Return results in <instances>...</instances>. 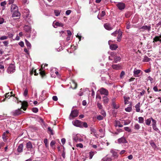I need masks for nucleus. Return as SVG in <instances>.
<instances>
[{
    "instance_id": "nucleus-1",
    "label": "nucleus",
    "mask_w": 161,
    "mask_h": 161,
    "mask_svg": "<svg viewBox=\"0 0 161 161\" xmlns=\"http://www.w3.org/2000/svg\"><path fill=\"white\" fill-rule=\"evenodd\" d=\"M15 71V67L14 65L11 64L8 67L7 71L10 74L14 73Z\"/></svg>"
},
{
    "instance_id": "nucleus-2",
    "label": "nucleus",
    "mask_w": 161,
    "mask_h": 161,
    "mask_svg": "<svg viewBox=\"0 0 161 161\" xmlns=\"http://www.w3.org/2000/svg\"><path fill=\"white\" fill-rule=\"evenodd\" d=\"M72 123L75 126L80 128L82 127V122L79 120H76L75 121H73L72 122Z\"/></svg>"
},
{
    "instance_id": "nucleus-3",
    "label": "nucleus",
    "mask_w": 161,
    "mask_h": 161,
    "mask_svg": "<svg viewBox=\"0 0 161 161\" xmlns=\"http://www.w3.org/2000/svg\"><path fill=\"white\" fill-rule=\"evenodd\" d=\"M79 113V111L77 110H72L70 114L69 118H74L78 116Z\"/></svg>"
},
{
    "instance_id": "nucleus-4",
    "label": "nucleus",
    "mask_w": 161,
    "mask_h": 161,
    "mask_svg": "<svg viewBox=\"0 0 161 161\" xmlns=\"http://www.w3.org/2000/svg\"><path fill=\"white\" fill-rule=\"evenodd\" d=\"M104 27L106 30L108 31L111 30L114 27V26H112L109 23H106L104 24Z\"/></svg>"
},
{
    "instance_id": "nucleus-5",
    "label": "nucleus",
    "mask_w": 161,
    "mask_h": 161,
    "mask_svg": "<svg viewBox=\"0 0 161 161\" xmlns=\"http://www.w3.org/2000/svg\"><path fill=\"white\" fill-rule=\"evenodd\" d=\"M156 121L155 119L152 120V127L154 130L160 133V131L158 129L156 126Z\"/></svg>"
},
{
    "instance_id": "nucleus-6",
    "label": "nucleus",
    "mask_w": 161,
    "mask_h": 161,
    "mask_svg": "<svg viewBox=\"0 0 161 161\" xmlns=\"http://www.w3.org/2000/svg\"><path fill=\"white\" fill-rule=\"evenodd\" d=\"M21 108L14 110L12 112L13 115L14 116H17L21 114L22 111L21 110Z\"/></svg>"
},
{
    "instance_id": "nucleus-7",
    "label": "nucleus",
    "mask_w": 161,
    "mask_h": 161,
    "mask_svg": "<svg viewBox=\"0 0 161 161\" xmlns=\"http://www.w3.org/2000/svg\"><path fill=\"white\" fill-rule=\"evenodd\" d=\"M99 92L101 94L105 95V96H107L108 94V90L103 88H101L100 89Z\"/></svg>"
},
{
    "instance_id": "nucleus-8",
    "label": "nucleus",
    "mask_w": 161,
    "mask_h": 161,
    "mask_svg": "<svg viewBox=\"0 0 161 161\" xmlns=\"http://www.w3.org/2000/svg\"><path fill=\"white\" fill-rule=\"evenodd\" d=\"M118 142L119 144L126 143L128 142L125 138L123 136L118 139Z\"/></svg>"
},
{
    "instance_id": "nucleus-9",
    "label": "nucleus",
    "mask_w": 161,
    "mask_h": 161,
    "mask_svg": "<svg viewBox=\"0 0 161 161\" xmlns=\"http://www.w3.org/2000/svg\"><path fill=\"white\" fill-rule=\"evenodd\" d=\"M110 153L112 154V157L114 159L117 158L118 155L117 152H116V150L112 149L110 150Z\"/></svg>"
},
{
    "instance_id": "nucleus-10",
    "label": "nucleus",
    "mask_w": 161,
    "mask_h": 161,
    "mask_svg": "<svg viewBox=\"0 0 161 161\" xmlns=\"http://www.w3.org/2000/svg\"><path fill=\"white\" fill-rule=\"evenodd\" d=\"M26 148L27 149L28 151H31V150L33 149V146L31 142L29 141L26 143Z\"/></svg>"
},
{
    "instance_id": "nucleus-11",
    "label": "nucleus",
    "mask_w": 161,
    "mask_h": 161,
    "mask_svg": "<svg viewBox=\"0 0 161 161\" xmlns=\"http://www.w3.org/2000/svg\"><path fill=\"white\" fill-rule=\"evenodd\" d=\"M140 29H142L143 31L147 30L149 32L151 30V26L150 25L148 26L144 25L140 28Z\"/></svg>"
},
{
    "instance_id": "nucleus-12",
    "label": "nucleus",
    "mask_w": 161,
    "mask_h": 161,
    "mask_svg": "<svg viewBox=\"0 0 161 161\" xmlns=\"http://www.w3.org/2000/svg\"><path fill=\"white\" fill-rule=\"evenodd\" d=\"M141 71V70L137 69L136 68L133 71V75L135 77H138L139 76V74Z\"/></svg>"
},
{
    "instance_id": "nucleus-13",
    "label": "nucleus",
    "mask_w": 161,
    "mask_h": 161,
    "mask_svg": "<svg viewBox=\"0 0 161 161\" xmlns=\"http://www.w3.org/2000/svg\"><path fill=\"white\" fill-rule=\"evenodd\" d=\"M140 102L138 103L135 106V108H136V112H141V113H142L143 111L142 110L140 111Z\"/></svg>"
},
{
    "instance_id": "nucleus-14",
    "label": "nucleus",
    "mask_w": 161,
    "mask_h": 161,
    "mask_svg": "<svg viewBox=\"0 0 161 161\" xmlns=\"http://www.w3.org/2000/svg\"><path fill=\"white\" fill-rule=\"evenodd\" d=\"M24 15L26 18H29L30 17V11L28 9H25L24 11Z\"/></svg>"
},
{
    "instance_id": "nucleus-15",
    "label": "nucleus",
    "mask_w": 161,
    "mask_h": 161,
    "mask_svg": "<svg viewBox=\"0 0 161 161\" xmlns=\"http://www.w3.org/2000/svg\"><path fill=\"white\" fill-rule=\"evenodd\" d=\"M11 11L12 12L18 11V7L15 4H12L11 6Z\"/></svg>"
},
{
    "instance_id": "nucleus-16",
    "label": "nucleus",
    "mask_w": 161,
    "mask_h": 161,
    "mask_svg": "<svg viewBox=\"0 0 161 161\" xmlns=\"http://www.w3.org/2000/svg\"><path fill=\"white\" fill-rule=\"evenodd\" d=\"M117 6L119 9L122 10L124 9L125 5L124 3H120L117 5Z\"/></svg>"
},
{
    "instance_id": "nucleus-17",
    "label": "nucleus",
    "mask_w": 161,
    "mask_h": 161,
    "mask_svg": "<svg viewBox=\"0 0 161 161\" xmlns=\"http://www.w3.org/2000/svg\"><path fill=\"white\" fill-rule=\"evenodd\" d=\"M116 56V53L115 52H111L110 53V56L108 57V59L110 60H112Z\"/></svg>"
},
{
    "instance_id": "nucleus-18",
    "label": "nucleus",
    "mask_w": 161,
    "mask_h": 161,
    "mask_svg": "<svg viewBox=\"0 0 161 161\" xmlns=\"http://www.w3.org/2000/svg\"><path fill=\"white\" fill-rule=\"evenodd\" d=\"M24 29L26 32L29 33L31 31V27L29 25H25Z\"/></svg>"
},
{
    "instance_id": "nucleus-19",
    "label": "nucleus",
    "mask_w": 161,
    "mask_h": 161,
    "mask_svg": "<svg viewBox=\"0 0 161 161\" xmlns=\"http://www.w3.org/2000/svg\"><path fill=\"white\" fill-rule=\"evenodd\" d=\"M13 12L12 17H18L20 16V14L18 11H14Z\"/></svg>"
},
{
    "instance_id": "nucleus-20",
    "label": "nucleus",
    "mask_w": 161,
    "mask_h": 161,
    "mask_svg": "<svg viewBox=\"0 0 161 161\" xmlns=\"http://www.w3.org/2000/svg\"><path fill=\"white\" fill-rule=\"evenodd\" d=\"M114 126L115 127L118 126L119 127H122L123 126V125L121 124L119 120L115 121Z\"/></svg>"
},
{
    "instance_id": "nucleus-21",
    "label": "nucleus",
    "mask_w": 161,
    "mask_h": 161,
    "mask_svg": "<svg viewBox=\"0 0 161 161\" xmlns=\"http://www.w3.org/2000/svg\"><path fill=\"white\" fill-rule=\"evenodd\" d=\"M119 33H118V35L117 37V41L118 42H120L122 37V32L121 31H118Z\"/></svg>"
},
{
    "instance_id": "nucleus-22",
    "label": "nucleus",
    "mask_w": 161,
    "mask_h": 161,
    "mask_svg": "<svg viewBox=\"0 0 161 161\" xmlns=\"http://www.w3.org/2000/svg\"><path fill=\"white\" fill-rule=\"evenodd\" d=\"M118 47V45L116 44H111L110 45V48L112 50H115Z\"/></svg>"
},
{
    "instance_id": "nucleus-23",
    "label": "nucleus",
    "mask_w": 161,
    "mask_h": 161,
    "mask_svg": "<svg viewBox=\"0 0 161 161\" xmlns=\"http://www.w3.org/2000/svg\"><path fill=\"white\" fill-rule=\"evenodd\" d=\"M53 24L54 25H53V26L55 28H56L58 26H60L62 27L64 26V25L63 24L60 23L58 22H56L55 23H53Z\"/></svg>"
},
{
    "instance_id": "nucleus-24",
    "label": "nucleus",
    "mask_w": 161,
    "mask_h": 161,
    "mask_svg": "<svg viewBox=\"0 0 161 161\" xmlns=\"http://www.w3.org/2000/svg\"><path fill=\"white\" fill-rule=\"evenodd\" d=\"M112 67L113 69L116 70H118L120 69V66L119 64H113L112 65Z\"/></svg>"
},
{
    "instance_id": "nucleus-25",
    "label": "nucleus",
    "mask_w": 161,
    "mask_h": 161,
    "mask_svg": "<svg viewBox=\"0 0 161 161\" xmlns=\"http://www.w3.org/2000/svg\"><path fill=\"white\" fill-rule=\"evenodd\" d=\"M109 101V99L107 96H104L103 97V103L104 105L108 103Z\"/></svg>"
},
{
    "instance_id": "nucleus-26",
    "label": "nucleus",
    "mask_w": 161,
    "mask_h": 161,
    "mask_svg": "<svg viewBox=\"0 0 161 161\" xmlns=\"http://www.w3.org/2000/svg\"><path fill=\"white\" fill-rule=\"evenodd\" d=\"M23 145L22 144H20L18 148L17 151L18 152L21 153L23 151Z\"/></svg>"
},
{
    "instance_id": "nucleus-27",
    "label": "nucleus",
    "mask_w": 161,
    "mask_h": 161,
    "mask_svg": "<svg viewBox=\"0 0 161 161\" xmlns=\"http://www.w3.org/2000/svg\"><path fill=\"white\" fill-rule=\"evenodd\" d=\"M112 105L113 108L114 109H118L119 108V103H117L116 102L112 103Z\"/></svg>"
},
{
    "instance_id": "nucleus-28",
    "label": "nucleus",
    "mask_w": 161,
    "mask_h": 161,
    "mask_svg": "<svg viewBox=\"0 0 161 161\" xmlns=\"http://www.w3.org/2000/svg\"><path fill=\"white\" fill-rule=\"evenodd\" d=\"M153 119H154L152 118H150L145 120L146 124L147 125H150L151 124V120L152 121Z\"/></svg>"
},
{
    "instance_id": "nucleus-29",
    "label": "nucleus",
    "mask_w": 161,
    "mask_h": 161,
    "mask_svg": "<svg viewBox=\"0 0 161 161\" xmlns=\"http://www.w3.org/2000/svg\"><path fill=\"white\" fill-rule=\"evenodd\" d=\"M27 103L26 102L24 101L22 103V107L24 110H26V108L25 107H27Z\"/></svg>"
},
{
    "instance_id": "nucleus-30",
    "label": "nucleus",
    "mask_w": 161,
    "mask_h": 161,
    "mask_svg": "<svg viewBox=\"0 0 161 161\" xmlns=\"http://www.w3.org/2000/svg\"><path fill=\"white\" fill-rule=\"evenodd\" d=\"M71 87H73V89H75L77 88V84L74 80H72Z\"/></svg>"
},
{
    "instance_id": "nucleus-31",
    "label": "nucleus",
    "mask_w": 161,
    "mask_h": 161,
    "mask_svg": "<svg viewBox=\"0 0 161 161\" xmlns=\"http://www.w3.org/2000/svg\"><path fill=\"white\" fill-rule=\"evenodd\" d=\"M112 158L110 157H108L107 156H106L103 158L102 160L103 161H112Z\"/></svg>"
},
{
    "instance_id": "nucleus-32",
    "label": "nucleus",
    "mask_w": 161,
    "mask_h": 161,
    "mask_svg": "<svg viewBox=\"0 0 161 161\" xmlns=\"http://www.w3.org/2000/svg\"><path fill=\"white\" fill-rule=\"evenodd\" d=\"M114 59V60L113 61V63H117L118 62L120 61V57L116 56Z\"/></svg>"
},
{
    "instance_id": "nucleus-33",
    "label": "nucleus",
    "mask_w": 161,
    "mask_h": 161,
    "mask_svg": "<svg viewBox=\"0 0 161 161\" xmlns=\"http://www.w3.org/2000/svg\"><path fill=\"white\" fill-rule=\"evenodd\" d=\"M73 140L75 142H78L79 141V137L78 135H74L73 136Z\"/></svg>"
},
{
    "instance_id": "nucleus-34",
    "label": "nucleus",
    "mask_w": 161,
    "mask_h": 161,
    "mask_svg": "<svg viewBox=\"0 0 161 161\" xmlns=\"http://www.w3.org/2000/svg\"><path fill=\"white\" fill-rule=\"evenodd\" d=\"M124 102L125 104H128L129 103V100L130 99V97H124Z\"/></svg>"
},
{
    "instance_id": "nucleus-35",
    "label": "nucleus",
    "mask_w": 161,
    "mask_h": 161,
    "mask_svg": "<svg viewBox=\"0 0 161 161\" xmlns=\"http://www.w3.org/2000/svg\"><path fill=\"white\" fill-rule=\"evenodd\" d=\"M61 12V10H55L54 11V13L55 15L56 16H58L60 14V13Z\"/></svg>"
},
{
    "instance_id": "nucleus-36",
    "label": "nucleus",
    "mask_w": 161,
    "mask_h": 161,
    "mask_svg": "<svg viewBox=\"0 0 161 161\" xmlns=\"http://www.w3.org/2000/svg\"><path fill=\"white\" fill-rule=\"evenodd\" d=\"M150 60V59L148 57L145 56L144 57L143 59V62H147L149 61Z\"/></svg>"
},
{
    "instance_id": "nucleus-37",
    "label": "nucleus",
    "mask_w": 161,
    "mask_h": 161,
    "mask_svg": "<svg viewBox=\"0 0 161 161\" xmlns=\"http://www.w3.org/2000/svg\"><path fill=\"white\" fill-rule=\"evenodd\" d=\"M144 119L142 117H138V122L139 123L142 124L144 122Z\"/></svg>"
},
{
    "instance_id": "nucleus-38",
    "label": "nucleus",
    "mask_w": 161,
    "mask_h": 161,
    "mask_svg": "<svg viewBox=\"0 0 161 161\" xmlns=\"http://www.w3.org/2000/svg\"><path fill=\"white\" fill-rule=\"evenodd\" d=\"M25 43L27 47L31 48V43L26 39H25Z\"/></svg>"
},
{
    "instance_id": "nucleus-39",
    "label": "nucleus",
    "mask_w": 161,
    "mask_h": 161,
    "mask_svg": "<svg viewBox=\"0 0 161 161\" xmlns=\"http://www.w3.org/2000/svg\"><path fill=\"white\" fill-rule=\"evenodd\" d=\"M97 106L98 108H99V109H100V110H101L103 109V107L101 103H100L99 102H98L97 103Z\"/></svg>"
},
{
    "instance_id": "nucleus-40",
    "label": "nucleus",
    "mask_w": 161,
    "mask_h": 161,
    "mask_svg": "<svg viewBox=\"0 0 161 161\" xmlns=\"http://www.w3.org/2000/svg\"><path fill=\"white\" fill-rule=\"evenodd\" d=\"M3 138L4 142H6L8 139V136H5V133H4L3 135Z\"/></svg>"
},
{
    "instance_id": "nucleus-41",
    "label": "nucleus",
    "mask_w": 161,
    "mask_h": 161,
    "mask_svg": "<svg viewBox=\"0 0 161 161\" xmlns=\"http://www.w3.org/2000/svg\"><path fill=\"white\" fill-rule=\"evenodd\" d=\"M126 111L130 112L132 110V108L131 107H128L125 108Z\"/></svg>"
},
{
    "instance_id": "nucleus-42",
    "label": "nucleus",
    "mask_w": 161,
    "mask_h": 161,
    "mask_svg": "<svg viewBox=\"0 0 161 161\" xmlns=\"http://www.w3.org/2000/svg\"><path fill=\"white\" fill-rule=\"evenodd\" d=\"M28 90L27 88H26L24 91L23 95L25 97H26L28 95Z\"/></svg>"
},
{
    "instance_id": "nucleus-43",
    "label": "nucleus",
    "mask_w": 161,
    "mask_h": 161,
    "mask_svg": "<svg viewBox=\"0 0 161 161\" xmlns=\"http://www.w3.org/2000/svg\"><path fill=\"white\" fill-rule=\"evenodd\" d=\"M122 131V129H117L116 131L113 133L115 135H118L119 132Z\"/></svg>"
},
{
    "instance_id": "nucleus-44",
    "label": "nucleus",
    "mask_w": 161,
    "mask_h": 161,
    "mask_svg": "<svg viewBox=\"0 0 161 161\" xmlns=\"http://www.w3.org/2000/svg\"><path fill=\"white\" fill-rule=\"evenodd\" d=\"M124 130L127 132H131V129H130L129 127H126L124 128Z\"/></svg>"
},
{
    "instance_id": "nucleus-45",
    "label": "nucleus",
    "mask_w": 161,
    "mask_h": 161,
    "mask_svg": "<svg viewBox=\"0 0 161 161\" xmlns=\"http://www.w3.org/2000/svg\"><path fill=\"white\" fill-rule=\"evenodd\" d=\"M82 127H84L85 128H87L88 127L87 123L86 122H82Z\"/></svg>"
},
{
    "instance_id": "nucleus-46",
    "label": "nucleus",
    "mask_w": 161,
    "mask_h": 161,
    "mask_svg": "<svg viewBox=\"0 0 161 161\" xmlns=\"http://www.w3.org/2000/svg\"><path fill=\"white\" fill-rule=\"evenodd\" d=\"M140 126L139 124H136L135 125L134 129L136 130H139L140 128Z\"/></svg>"
},
{
    "instance_id": "nucleus-47",
    "label": "nucleus",
    "mask_w": 161,
    "mask_h": 161,
    "mask_svg": "<svg viewBox=\"0 0 161 161\" xmlns=\"http://www.w3.org/2000/svg\"><path fill=\"white\" fill-rule=\"evenodd\" d=\"M94 155V153L93 152H90V153H89V159H91L92 158Z\"/></svg>"
},
{
    "instance_id": "nucleus-48",
    "label": "nucleus",
    "mask_w": 161,
    "mask_h": 161,
    "mask_svg": "<svg viewBox=\"0 0 161 161\" xmlns=\"http://www.w3.org/2000/svg\"><path fill=\"white\" fill-rule=\"evenodd\" d=\"M8 38V37L6 36H3L0 37V40H6Z\"/></svg>"
},
{
    "instance_id": "nucleus-49",
    "label": "nucleus",
    "mask_w": 161,
    "mask_h": 161,
    "mask_svg": "<svg viewBox=\"0 0 161 161\" xmlns=\"http://www.w3.org/2000/svg\"><path fill=\"white\" fill-rule=\"evenodd\" d=\"M101 114L104 117L106 116V113L105 112L103 109L101 110Z\"/></svg>"
},
{
    "instance_id": "nucleus-50",
    "label": "nucleus",
    "mask_w": 161,
    "mask_h": 161,
    "mask_svg": "<svg viewBox=\"0 0 161 161\" xmlns=\"http://www.w3.org/2000/svg\"><path fill=\"white\" fill-rule=\"evenodd\" d=\"M118 33H119L118 31H114V32L112 33L111 34V35L112 36H116L118 34Z\"/></svg>"
},
{
    "instance_id": "nucleus-51",
    "label": "nucleus",
    "mask_w": 161,
    "mask_h": 161,
    "mask_svg": "<svg viewBox=\"0 0 161 161\" xmlns=\"http://www.w3.org/2000/svg\"><path fill=\"white\" fill-rule=\"evenodd\" d=\"M44 142L45 143V144L46 147H47L48 146V142H47V139L46 138H45L44 140Z\"/></svg>"
},
{
    "instance_id": "nucleus-52",
    "label": "nucleus",
    "mask_w": 161,
    "mask_h": 161,
    "mask_svg": "<svg viewBox=\"0 0 161 161\" xmlns=\"http://www.w3.org/2000/svg\"><path fill=\"white\" fill-rule=\"evenodd\" d=\"M10 96V95H9V93H7L6 95H5V98H4L3 100L2 101L3 102V101H5V99L7 98H8V97H9Z\"/></svg>"
},
{
    "instance_id": "nucleus-53",
    "label": "nucleus",
    "mask_w": 161,
    "mask_h": 161,
    "mask_svg": "<svg viewBox=\"0 0 161 161\" xmlns=\"http://www.w3.org/2000/svg\"><path fill=\"white\" fill-rule=\"evenodd\" d=\"M125 75V72L124 71H121L120 74V77L121 78H123Z\"/></svg>"
},
{
    "instance_id": "nucleus-54",
    "label": "nucleus",
    "mask_w": 161,
    "mask_h": 161,
    "mask_svg": "<svg viewBox=\"0 0 161 161\" xmlns=\"http://www.w3.org/2000/svg\"><path fill=\"white\" fill-rule=\"evenodd\" d=\"M38 109L36 108H34L32 109V111L33 112L36 113L38 111Z\"/></svg>"
},
{
    "instance_id": "nucleus-55",
    "label": "nucleus",
    "mask_w": 161,
    "mask_h": 161,
    "mask_svg": "<svg viewBox=\"0 0 161 161\" xmlns=\"http://www.w3.org/2000/svg\"><path fill=\"white\" fill-rule=\"evenodd\" d=\"M48 131L50 132V133L52 135H53V130L51 129V127H48Z\"/></svg>"
},
{
    "instance_id": "nucleus-56",
    "label": "nucleus",
    "mask_w": 161,
    "mask_h": 161,
    "mask_svg": "<svg viewBox=\"0 0 161 161\" xmlns=\"http://www.w3.org/2000/svg\"><path fill=\"white\" fill-rule=\"evenodd\" d=\"M6 3L5 1H4L0 3V5L1 6L4 7L6 5Z\"/></svg>"
},
{
    "instance_id": "nucleus-57",
    "label": "nucleus",
    "mask_w": 161,
    "mask_h": 161,
    "mask_svg": "<svg viewBox=\"0 0 161 161\" xmlns=\"http://www.w3.org/2000/svg\"><path fill=\"white\" fill-rule=\"evenodd\" d=\"M76 146L77 147H79L80 148H82L83 147V145L81 143L77 144Z\"/></svg>"
},
{
    "instance_id": "nucleus-58",
    "label": "nucleus",
    "mask_w": 161,
    "mask_h": 161,
    "mask_svg": "<svg viewBox=\"0 0 161 161\" xmlns=\"http://www.w3.org/2000/svg\"><path fill=\"white\" fill-rule=\"evenodd\" d=\"M105 12L104 11L102 12L100 14V15L102 17H104L105 14Z\"/></svg>"
},
{
    "instance_id": "nucleus-59",
    "label": "nucleus",
    "mask_w": 161,
    "mask_h": 161,
    "mask_svg": "<svg viewBox=\"0 0 161 161\" xmlns=\"http://www.w3.org/2000/svg\"><path fill=\"white\" fill-rule=\"evenodd\" d=\"M3 63L2 62H0V69H4V66L2 65Z\"/></svg>"
},
{
    "instance_id": "nucleus-60",
    "label": "nucleus",
    "mask_w": 161,
    "mask_h": 161,
    "mask_svg": "<svg viewBox=\"0 0 161 161\" xmlns=\"http://www.w3.org/2000/svg\"><path fill=\"white\" fill-rule=\"evenodd\" d=\"M97 119L99 120H102L103 119V117L102 116L99 115L97 116Z\"/></svg>"
},
{
    "instance_id": "nucleus-61",
    "label": "nucleus",
    "mask_w": 161,
    "mask_h": 161,
    "mask_svg": "<svg viewBox=\"0 0 161 161\" xmlns=\"http://www.w3.org/2000/svg\"><path fill=\"white\" fill-rule=\"evenodd\" d=\"M8 37H9V38H12L13 36L14 35L11 33H8Z\"/></svg>"
},
{
    "instance_id": "nucleus-62",
    "label": "nucleus",
    "mask_w": 161,
    "mask_h": 161,
    "mask_svg": "<svg viewBox=\"0 0 161 161\" xmlns=\"http://www.w3.org/2000/svg\"><path fill=\"white\" fill-rule=\"evenodd\" d=\"M55 144V142L54 141H52L50 144V146L53 147Z\"/></svg>"
},
{
    "instance_id": "nucleus-63",
    "label": "nucleus",
    "mask_w": 161,
    "mask_h": 161,
    "mask_svg": "<svg viewBox=\"0 0 161 161\" xmlns=\"http://www.w3.org/2000/svg\"><path fill=\"white\" fill-rule=\"evenodd\" d=\"M90 130L91 132V134L92 133V132L94 133L96 132V130L94 128H92V127L91 128Z\"/></svg>"
},
{
    "instance_id": "nucleus-64",
    "label": "nucleus",
    "mask_w": 161,
    "mask_h": 161,
    "mask_svg": "<svg viewBox=\"0 0 161 161\" xmlns=\"http://www.w3.org/2000/svg\"><path fill=\"white\" fill-rule=\"evenodd\" d=\"M46 97H42V96H41L39 97V99L41 100L42 101L44 100L46 98Z\"/></svg>"
}]
</instances>
